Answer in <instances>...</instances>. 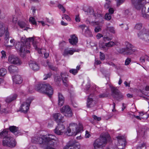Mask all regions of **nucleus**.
I'll return each mask as SVG.
<instances>
[{
	"label": "nucleus",
	"mask_w": 149,
	"mask_h": 149,
	"mask_svg": "<svg viewBox=\"0 0 149 149\" xmlns=\"http://www.w3.org/2000/svg\"><path fill=\"white\" fill-rule=\"evenodd\" d=\"M49 136L47 137L44 136L42 137L36 136L32 138V141L35 143L41 144L42 147L46 149L47 148L52 147L54 145V142L53 141H55L53 138L54 137L53 135Z\"/></svg>",
	"instance_id": "obj_1"
},
{
	"label": "nucleus",
	"mask_w": 149,
	"mask_h": 149,
	"mask_svg": "<svg viewBox=\"0 0 149 149\" xmlns=\"http://www.w3.org/2000/svg\"><path fill=\"white\" fill-rule=\"evenodd\" d=\"M35 89L39 92L46 94L49 97L53 93L52 87L48 84H38L36 86Z\"/></svg>",
	"instance_id": "obj_2"
},
{
	"label": "nucleus",
	"mask_w": 149,
	"mask_h": 149,
	"mask_svg": "<svg viewBox=\"0 0 149 149\" xmlns=\"http://www.w3.org/2000/svg\"><path fill=\"white\" fill-rule=\"evenodd\" d=\"M110 139L109 135L107 134L102 135L99 138L94 142L93 144L94 149H103L104 145L107 141H110Z\"/></svg>",
	"instance_id": "obj_3"
},
{
	"label": "nucleus",
	"mask_w": 149,
	"mask_h": 149,
	"mask_svg": "<svg viewBox=\"0 0 149 149\" xmlns=\"http://www.w3.org/2000/svg\"><path fill=\"white\" fill-rule=\"evenodd\" d=\"M83 126L81 124L79 123L78 128V125L76 123H72L70 124L65 133L68 136H76L78 133L83 131Z\"/></svg>",
	"instance_id": "obj_4"
},
{
	"label": "nucleus",
	"mask_w": 149,
	"mask_h": 149,
	"mask_svg": "<svg viewBox=\"0 0 149 149\" xmlns=\"http://www.w3.org/2000/svg\"><path fill=\"white\" fill-rule=\"evenodd\" d=\"M125 44L126 48L120 49L119 50L120 53L125 55H128L132 54L135 51V49H133V46L128 42H125Z\"/></svg>",
	"instance_id": "obj_5"
},
{
	"label": "nucleus",
	"mask_w": 149,
	"mask_h": 149,
	"mask_svg": "<svg viewBox=\"0 0 149 149\" xmlns=\"http://www.w3.org/2000/svg\"><path fill=\"white\" fill-rule=\"evenodd\" d=\"M2 145L5 147L13 148L15 146L16 143L13 138L11 136H7L3 140Z\"/></svg>",
	"instance_id": "obj_6"
},
{
	"label": "nucleus",
	"mask_w": 149,
	"mask_h": 149,
	"mask_svg": "<svg viewBox=\"0 0 149 149\" xmlns=\"http://www.w3.org/2000/svg\"><path fill=\"white\" fill-rule=\"evenodd\" d=\"M22 38V43H19L18 45L19 46L18 47L16 46V48L17 49V50H19V52L21 53V54H22L23 55H24V54H25L26 53H30V51L28 50H26V47L25 46V45H28V47H29V44L30 45L31 43V42H28L26 43V44L25 42L24 41V40H25L26 38H24L23 40H22V38Z\"/></svg>",
	"instance_id": "obj_7"
},
{
	"label": "nucleus",
	"mask_w": 149,
	"mask_h": 149,
	"mask_svg": "<svg viewBox=\"0 0 149 149\" xmlns=\"http://www.w3.org/2000/svg\"><path fill=\"white\" fill-rule=\"evenodd\" d=\"M111 89V95L113 98L118 101L123 100V95L119 90L115 87H112Z\"/></svg>",
	"instance_id": "obj_8"
},
{
	"label": "nucleus",
	"mask_w": 149,
	"mask_h": 149,
	"mask_svg": "<svg viewBox=\"0 0 149 149\" xmlns=\"http://www.w3.org/2000/svg\"><path fill=\"white\" fill-rule=\"evenodd\" d=\"M32 100L33 99L30 97L27 99L26 101L22 104L20 108V111L24 113H27Z\"/></svg>",
	"instance_id": "obj_9"
},
{
	"label": "nucleus",
	"mask_w": 149,
	"mask_h": 149,
	"mask_svg": "<svg viewBox=\"0 0 149 149\" xmlns=\"http://www.w3.org/2000/svg\"><path fill=\"white\" fill-rule=\"evenodd\" d=\"M138 37L141 39L149 42V31L143 29L138 34Z\"/></svg>",
	"instance_id": "obj_10"
},
{
	"label": "nucleus",
	"mask_w": 149,
	"mask_h": 149,
	"mask_svg": "<svg viewBox=\"0 0 149 149\" xmlns=\"http://www.w3.org/2000/svg\"><path fill=\"white\" fill-rule=\"evenodd\" d=\"M146 0H138L132 2L135 8L138 10L141 9V16H142V10L143 7H145V5L146 3Z\"/></svg>",
	"instance_id": "obj_11"
},
{
	"label": "nucleus",
	"mask_w": 149,
	"mask_h": 149,
	"mask_svg": "<svg viewBox=\"0 0 149 149\" xmlns=\"http://www.w3.org/2000/svg\"><path fill=\"white\" fill-rule=\"evenodd\" d=\"M61 112L65 116L68 118L71 117L72 116V110L68 105L63 106L60 110Z\"/></svg>",
	"instance_id": "obj_12"
},
{
	"label": "nucleus",
	"mask_w": 149,
	"mask_h": 149,
	"mask_svg": "<svg viewBox=\"0 0 149 149\" xmlns=\"http://www.w3.org/2000/svg\"><path fill=\"white\" fill-rule=\"evenodd\" d=\"M118 142L117 148L118 149H123L124 148L126 144V139L123 136H118L116 137Z\"/></svg>",
	"instance_id": "obj_13"
},
{
	"label": "nucleus",
	"mask_w": 149,
	"mask_h": 149,
	"mask_svg": "<svg viewBox=\"0 0 149 149\" xmlns=\"http://www.w3.org/2000/svg\"><path fill=\"white\" fill-rule=\"evenodd\" d=\"M65 127L62 123L58 124L55 129L54 130V132L58 135H62L64 131Z\"/></svg>",
	"instance_id": "obj_14"
},
{
	"label": "nucleus",
	"mask_w": 149,
	"mask_h": 149,
	"mask_svg": "<svg viewBox=\"0 0 149 149\" xmlns=\"http://www.w3.org/2000/svg\"><path fill=\"white\" fill-rule=\"evenodd\" d=\"M24 41L25 42L26 44V43L28 42H31L35 49L38 51V53L39 54L42 53L41 50L40 49L37 47V42L34 40V37L27 38L25 40H24Z\"/></svg>",
	"instance_id": "obj_15"
},
{
	"label": "nucleus",
	"mask_w": 149,
	"mask_h": 149,
	"mask_svg": "<svg viewBox=\"0 0 149 149\" xmlns=\"http://www.w3.org/2000/svg\"><path fill=\"white\" fill-rule=\"evenodd\" d=\"M8 61L10 63L14 64L20 65L21 63L19 58L13 55H10L9 56Z\"/></svg>",
	"instance_id": "obj_16"
},
{
	"label": "nucleus",
	"mask_w": 149,
	"mask_h": 149,
	"mask_svg": "<svg viewBox=\"0 0 149 149\" xmlns=\"http://www.w3.org/2000/svg\"><path fill=\"white\" fill-rule=\"evenodd\" d=\"M147 9L146 11V7H143L142 10V17L145 19H149V2H148Z\"/></svg>",
	"instance_id": "obj_17"
},
{
	"label": "nucleus",
	"mask_w": 149,
	"mask_h": 149,
	"mask_svg": "<svg viewBox=\"0 0 149 149\" xmlns=\"http://www.w3.org/2000/svg\"><path fill=\"white\" fill-rule=\"evenodd\" d=\"M62 80L63 81V85L67 87L68 84V75L67 73L66 72L61 73V74Z\"/></svg>",
	"instance_id": "obj_18"
},
{
	"label": "nucleus",
	"mask_w": 149,
	"mask_h": 149,
	"mask_svg": "<svg viewBox=\"0 0 149 149\" xmlns=\"http://www.w3.org/2000/svg\"><path fill=\"white\" fill-rule=\"evenodd\" d=\"M30 67L34 71H37L39 69V66L37 63L34 61H30L29 63Z\"/></svg>",
	"instance_id": "obj_19"
},
{
	"label": "nucleus",
	"mask_w": 149,
	"mask_h": 149,
	"mask_svg": "<svg viewBox=\"0 0 149 149\" xmlns=\"http://www.w3.org/2000/svg\"><path fill=\"white\" fill-rule=\"evenodd\" d=\"M80 146L78 143H69L65 146L64 149H80Z\"/></svg>",
	"instance_id": "obj_20"
},
{
	"label": "nucleus",
	"mask_w": 149,
	"mask_h": 149,
	"mask_svg": "<svg viewBox=\"0 0 149 149\" xmlns=\"http://www.w3.org/2000/svg\"><path fill=\"white\" fill-rule=\"evenodd\" d=\"M137 92L139 95H140V93H142L146 96H149V86H146L142 90H138Z\"/></svg>",
	"instance_id": "obj_21"
},
{
	"label": "nucleus",
	"mask_w": 149,
	"mask_h": 149,
	"mask_svg": "<svg viewBox=\"0 0 149 149\" xmlns=\"http://www.w3.org/2000/svg\"><path fill=\"white\" fill-rule=\"evenodd\" d=\"M79 50H76L75 49H65L63 55L64 56H66L68 54L70 55L73 54L74 52H79Z\"/></svg>",
	"instance_id": "obj_22"
},
{
	"label": "nucleus",
	"mask_w": 149,
	"mask_h": 149,
	"mask_svg": "<svg viewBox=\"0 0 149 149\" xmlns=\"http://www.w3.org/2000/svg\"><path fill=\"white\" fill-rule=\"evenodd\" d=\"M58 104L59 107L62 106L64 103V98L63 95L60 93H58Z\"/></svg>",
	"instance_id": "obj_23"
},
{
	"label": "nucleus",
	"mask_w": 149,
	"mask_h": 149,
	"mask_svg": "<svg viewBox=\"0 0 149 149\" xmlns=\"http://www.w3.org/2000/svg\"><path fill=\"white\" fill-rule=\"evenodd\" d=\"M70 38L69 39V42L72 45H75L78 42V38L74 35L71 36Z\"/></svg>",
	"instance_id": "obj_24"
},
{
	"label": "nucleus",
	"mask_w": 149,
	"mask_h": 149,
	"mask_svg": "<svg viewBox=\"0 0 149 149\" xmlns=\"http://www.w3.org/2000/svg\"><path fill=\"white\" fill-rule=\"evenodd\" d=\"M17 97V95L14 94L13 95L7 97L5 100V102L7 103H9L13 100H15Z\"/></svg>",
	"instance_id": "obj_25"
},
{
	"label": "nucleus",
	"mask_w": 149,
	"mask_h": 149,
	"mask_svg": "<svg viewBox=\"0 0 149 149\" xmlns=\"http://www.w3.org/2000/svg\"><path fill=\"white\" fill-rule=\"evenodd\" d=\"M9 129L10 131L16 135H18L19 134L18 128L14 126H10Z\"/></svg>",
	"instance_id": "obj_26"
},
{
	"label": "nucleus",
	"mask_w": 149,
	"mask_h": 149,
	"mask_svg": "<svg viewBox=\"0 0 149 149\" xmlns=\"http://www.w3.org/2000/svg\"><path fill=\"white\" fill-rule=\"evenodd\" d=\"M92 96L93 94H91L87 99V106L88 108L91 107L93 106V100L92 98L90 97V96Z\"/></svg>",
	"instance_id": "obj_27"
},
{
	"label": "nucleus",
	"mask_w": 149,
	"mask_h": 149,
	"mask_svg": "<svg viewBox=\"0 0 149 149\" xmlns=\"http://www.w3.org/2000/svg\"><path fill=\"white\" fill-rule=\"evenodd\" d=\"M13 80L16 84H20L22 82V78L19 75H16L14 78H13Z\"/></svg>",
	"instance_id": "obj_28"
},
{
	"label": "nucleus",
	"mask_w": 149,
	"mask_h": 149,
	"mask_svg": "<svg viewBox=\"0 0 149 149\" xmlns=\"http://www.w3.org/2000/svg\"><path fill=\"white\" fill-rule=\"evenodd\" d=\"M88 13V14L89 15H93L95 19H96L97 17H102V15L100 13H94V10L92 8L89 10V11Z\"/></svg>",
	"instance_id": "obj_29"
},
{
	"label": "nucleus",
	"mask_w": 149,
	"mask_h": 149,
	"mask_svg": "<svg viewBox=\"0 0 149 149\" xmlns=\"http://www.w3.org/2000/svg\"><path fill=\"white\" fill-rule=\"evenodd\" d=\"M146 132V127H142L139 130L138 134L141 136H143Z\"/></svg>",
	"instance_id": "obj_30"
},
{
	"label": "nucleus",
	"mask_w": 149,
	"mask_h": 149,
	"mask_svg": "<svg viewBox=\"0 0 149 149\" xmlns=\"http://www.w3.org/2000/svg\"><path fill=\"white\" fill-rule=\"evenodd\" d=\"M9 72L10 73H12L17 72V68L14 65H10L8 68Z\"/></svg>",
	"instance_id": "obj_31"
},
{
	"label": "nucleus",
	"mask_w": 149,
	"mask_h": 149,
	"mask_svg": "<svg viewBox=\"0 0 149 149\" xmlns=\"http://www.w3.org/2000/svg\"><path fill=\"white\" fill-rule=\"evenodd\" d=\"M14 39H10V43H9L8 41L7 42H5V45L6 46L8 47H13L14 45Z\"/></svg>",
	"instance_id": "obj_32"
},
{
	"label": "nucleus",
	"mask_w": 149,
	"mask_h": 149,
	"mask_svg": "<svg viewBox=\"0 0 149 149\" xmlns=\"http://www.w3.org/2000/svg\"><path fill=\"white\" fill-rule=\"evenodd\" d=\"M8 131L6 130H4L2 132L0 133V137L3 138V139L5 138L6 137L8 134Z\"/></svg>",
	"instance_id": "obj_33"
},
{
	"label": "nucleus",
	"mask_w": 149,
	"mask_h": 149,
	"mask_svg": "<svg viewBox=\"0 0 149 149\" xmlns=\"http://www.w3.org/2000/svg\"><path fill=\"white\" fill-rule=\"evenodd\" d=\"M85 35L86 37H91L92 36V33L89 30L88 28H86L85 29Z\"/></svg>",
	"instance_id": "obj_34"
},
{
	"label": "nucleus",
	"mask_w": 149,
	"mask_h": 149,
	"mask_svg": "<svg viewBox=\"0 0 149 149\" xmlns=\"http://www.w3.org/2000/svg\"><path fill=\"white\" fill-rule=\"evenodd\" d=\"M10 38V37H9V33L6 30L5 35V42H7L8 41H9V39Z\"/></svg>",
	"instance_id": "obj_35"
},
{
	"label": "nucleus",
	"mask_w": 149,
	"mask_h": 149,
	"mask_svg": "<svg viewBox=\"0 0 149 149\" xmlns=\"http://www.w3.org/2000/svg\"><path fill=\"white\" fill-rule=\"evenodd\" d=\"M58 124L59 123H62L64 122V121L63 119V117L62 116L61 114L59 113H58Z\"/></svg>",
	"instance_id": "obj_36"
},
{
	"label": "nucleus",
	"mask_w": 149,
	"mask_h": 149,
	"mask_svg": "<svg viewBox=\"0 0 149 149\" xmlns=\"http://www.w3.org/2000/svg\"><path fill=\"white\" fill-rule=\"evenodd\" d=\"M106 2L104 5V6L105 8L107 9L109 7L111 3V0H106Z\"/></svg>",
	"instance_id": "obj_37"
},
{
	"label": "nucleus",
	"mask_w": 149,
	"mask_h": 149,
	"mask_svg": "<svg viewBox=\"0 0 149 149\" xmlns=\"http://www.w3.org/2000/svg\"><path fill=\"white\" fill-rule=\"evenodd\" d=\"M115 43L114 42L112 41H110L108 43H105V47H111L113 46L114 45Z\"/></svg>",
	"instance_id": "obj_38"
},
{
	"label": "nucleus",
	"mask_w": 149,
	"mask_h": 149,
	"mask_svg": "<svg viewBox=\"0 0 149 149\" xmlns=\"http://www.w3.org/2000/svg\"><path fill=\"white\" fill-rule=\"evenodd\" d=\"M6 70L5 69L2 68L0 69V76H3L6 73Z\"/></svg>",
	"instance_id": "obj_39"
},
{
	"label": "nucleus",
	"mask_w": 149,
	"mask_h": 149,
	"mask_svg": "<svg viewBox=\"0 0 149 149\" xmlns=\"http://www.w3.org/2000/svg\"><path fill=\"white\" fill-rule=\"evenodd\" d=\"M18 24L21 28L25 27L26 26L25 23L23 21H19L18 22Z\"/></svg>",
	"instance_id": "obj_40"
},
{
	"label": "nucleus",
	"mask_w": 149,
	"mask_h": 149,
	"mask_svg": "<svg viewBox=\"0 0 149 149\" xmlns=\"http://www.w3.org/2000/svg\"><path fill=\"white\" fill-rule=\"evenodd\" d=\"M29 22L34 25H36V22L35 18L33 17H31L29 19Z\"/></svg>",
	"instance_id": "obj_41"
},
{
	"label": "nucleus",
	"mask_w": 149,
	"mask_h": 149,
	"mask_svg": "<svg viewBox=\"0 0 149 149\" xmlns=\"http://www.w3.org/2000/svg\"><path fill=\"white\" fill-rule=\"evenodd\" d=\"M107 29L111 33H115V31L114 29V28L113 27H107Z\"/></svg>",
	"instance_id": "obj_42"
},
{
	"label": "nucleus",
	"mask_w": 149,
	"mask_h": 149,
	"mask_svg": "<svg viewBox=\"0 0 149 149\" xmlns=\"http://www.w3.org/2000/svg\"><path fill=\"white\" fill-rule=\"evenodd\" d=\"M142 27V24L141 23H138L136 24L135 28L136 29L139 30Z\"/></svg>",
	"instance_id": "obj_43"
},
{
	"label": "nucleus",
	"mask_w": 149,
	"mask_h": 149,
	"mask_svg": "<svg viewBox=\"0 0 149 149\" xmlns=\"http://www.w3.org/2000/svg\"><path fill=\"white\" fill-rule=\"evenodd\" d=\"M105 18L107 20H109L111 18V14L107 13L105 15Z\"/></svg>",
	"instance_id": "obj_44"
},
{
	"label": "nucleus",
	"mask_w": 149,
	"mask_h": 149,
	"mask_svg": "<svg viewBox=\"0 0 149 149\" xmlns=\"http://www.w3.org/2000/svg\"><path fill=\"white\" fill-rule=\"evenodd\" d=\"M69 72L70 73L74 75H75L78 73V71H77V70L74 69H72L70 70L69 71Z\"/></svg>",
	"instance_id": "obj_45"
},
{
	"label": "nucleus",
	"mask_w": 149,
	"mask_h": 149,
	"mask_svg": "<svg viewBox=\"0 0 149 149\" xmlns=\"http://www.w3.org/2000/svg\"><path fill=\"white\" fill-rule=\"evenodd\" d=\"M54 81L55 82L58 83L61 81V79L59 76H56L54 77Z\"/></svg>",
	"instance_id": "obj_46"
},
{
	"label": "nucleus",
	"mask_w": 149,
	"mask_h": 149,
	"mask_svg": "<svg viewBox=\"0 0 149 149\" xmlns=\"http://www.w3.org/2000/svg\"><path fill=\"white\" fill-rule=\"evenodd\" d=\"M63 16L62 17V19H63L65 18L67 21H70V19L69 17L67 15L64 14L63 15Z\"/></svg>",
	"instance_id": "obj_47"
},
{
	"label": "nucleus",
	"mask_w": 149,
	"mask_h": 149,
	"mask_svg": "<svg viewBox=\"0 0 149 149\" xmlns=\"http://www.w3.org/2000/svg\"><path fill=\"white\" fill-rule=\"evenodd\" d=\"M52 75V73L50 72L49 73L47 74H45L44 75V80H46L48 78H50Z\"/></svg>",
	"instance_id": "obj_48"
},
{
	"label": "nucleus",
	"mask_w": 149,
	"mask_h": 149,
	"mask_svg": "<svg viewBox=\"0 0 149 149\" xmlns=\"http://www.w3.org/2000/svg\"><path fill=\"white\" fill-rule=\"evenodd\" d=\"M146 144L144 143H143L140 146H139L137 147L136 149H143L144 148H146Z\"/></svg>",
	"instance_id": "obj_49"
},
{
	"label": "nucleus",
	"mask_w": 149,
	"mask_h": 149,
	"mask_svg": "<svg viewBox=\"0 0 149 149\" xmlns=\"http://www.w3.org/2000/svg\"><path fill=\"white\" fill-rule=\"evenodd\" d=\"M58 113H57L54 114L53 115V117L54 118L55 120L58 123Z\"/></svg>",
	"instance_id": "obj_50"
},
{
	"label": "nucleus",
	"mask_w": 149,
	"mask_h": 149,
	"mask_svg": "<svg viewBox=\"0 0 149 149\" xmlns=\"http://www.w3.org/2000/svg\"><path fill=\"white\" fill-rule=\"evenodd\" d=\"M47 64L48 65V66L49 67L51 70H56V67L54 66L53 65H50L47 63Z\"/></svg>",
	"instance_id": "obj_51"
},
{
	"label": "nucleus",
	"mask_w": 149,
	"mask_h": 149,
	"mask_svg": "<svg viewBox=\"0 0 149 149\" xmlns=\"http://www.w3.org/2000/svg\"><path fill=\"white\" fill-rule=\"evenodd\" d=\"M108 95L106 93H102L100 94L99 95V97L100 98H104L107 97Z\"/></svg>",
	"instance_id": "obj_52"
},
{
	"label": "nucleus",
	"mask_w": 149,
	"mask_h": 149,
	"mask_svg": "<svg viewBox=\"0 0 149 149\" xmlns=\"http://www.w3.org/2000/svg\"><path fill=\"white\" fill-rule=\"evenodd\" d=\"M131 61V59L130 58H127L125 60V65H128Z\"/></svg>",
	"instance_id": "obj_53"
},
{
	"label": "nucleus",
	"mask_w": 149,
	"mask_h": 149,
	"mask_svg": "<svg viewBox=\"0 0 149 149\" xmlns=\"http://www.w3.org/2000/svg\"><path fill=\"white\" fill-rule=\"evenodd\" d=\"M100 58L101 60H104L105 58V56L104 54L102 53L101 52H100Z\"/></svg>",
	"instance_id": "obj_54"
},
{
	"label": "nucleus",
	"mask_w": 149,
	"mask_h": 149,
	"mask_svg": "<svg viewBox=\"0 0 149 149\" xmlns=\"http://www.w3.org/2000/svg\"><path fill=\"white\" fill-rule=\"evenodd\" d=\"M128 114L129 116V117L132 119H133L135 117V115L134 114V112H131L128 113Z\"/></svg>",
	"instance_id": "obj_55"
},
{
	"label": "nucleus",
	"mask_w": 149,
	"mask_h": 149,
	"mask_svg": "<svg viewBox=\"0 0 149 149\" xmlns=\"http://www.w3.org/2000/svg\"><path fill=\"white\" fill-rule=\"evenodd\" d=\"M117 1V4L118 6H119L121 4H122L125 0H116Z\"/></svg>",
	"instance_id": "obj_56"
},
{
	"label": "nucleus",
	"mask_w": 149,
	"mask_h": 149,
	"mask_svg": "<svg viewBox=\"0 0 149 149\" xmlns=\"http://www.w3.org/2000/svg\"><path fill=\"white\" fill-rule=\"evenodd\" d=\"M101 30V28L100 26H97L95 29V31L96 32H98Z\"/></svg>",
	"instance_id": "obj_57"
},
{
	"label": "nucleus",
	"mask_w": 149,
	"mask_h": 149,
	"mask_svg": "<svg viewBox=\"0 0 149 149\" xmlns=\"http://www.w3.org/2000/svg\"><path fill=\"white\" fill-rule=\"evenodd\" d=\"M93 118L94 119L97 120V121H99L101 120V118L100 117H97V116L95 115H93Z\"/></svg>",
	"instance_id": "obj_58"
},
{
	"label": "nucleus",
	"mask_w": 149,
	"mask_h": 149,
	"mask_svg": "<svg viewBox=\"0 0 149 149\" xmlns=\"http://www.w3.org/2000/svg\"><path fill=\"white\" fill-rule=\"evenodd\" d=\"M86 28H88V27L85 25H80L79 26V28L81 29L83 31L84 29H86Z\"/></svg>",
	"instance_id": "obj_59"
},
{
	"label": "nucleus",
	"mask_w": 149,
	"mask_h": 149,
	"mask_svg": "<svg viewBox=\"0 0 149 149\" xmlns=\"http://www.w3.org/2000/svg\"><path fill=\"white\" fill-rule=\"evenodd\" d=\"M99 46L100 48H101L102 49H104L105 48V45H103V43L101 42L100 43H99Z\"/></svg>",
	"instance_id": "obj_60"
},
{
	"label": "nucleus",
	"mask_w": 149,
	"mask_h": 149,
	"mask_svg": "<svg viewBox=\"0 0 149 149\" xmlns=\"http://www.w3.org/2000/svg\"><path fill=\"white\" fill-rule=\"evenodd\" d=\"M1 54H2V56H1V58H5L6 56V52L4 51H2L1 52Z\"/></svg>",
	"instance_id": "obj_61"
},
{
	"label": "nucleus",
	"mask_w": 149,
	"mask_h": 149,
	"mask_svg": "<svg viewBox=\"0 0 149 149\" xmlns=\"http://www.w3.org/2000/svg\"><path fill=\"white\" fill-rule=\"evenodd\" d=\"M103 39L104 41V42H106L107 41H109L111 40V39L109 38V37H107V36H104L103 38Z\"/></svg>",
	"instance_id": "obj_62"
},
{
	"label": "nucleus",
	"mask_w": 149,
	"mask_h": 149,
	"mask_svg": "<svg viewBox=\"0 0 149 149\" xmlns=\"http://www.w3.org/2000/svg\"><path fill=\"white\" fill-rule=\"evenodd\" d=\"M109 13H110V14H113L114 12V10L112 8H110L109 10Z\"/></svg>",
	"instance_id": "obj_63"
},
{
	"label": "nucleus",
	"mask_w": 149,
	"mask_h": 149,
	"mask_svg": "<svg viewBox=\"0 0 149 149\" xmlns=\"http://www.w3.org/2000/svg\"><path fill=\"white\" fill-rule=\"evenodd\" d=\"M75 20L77 22H79L80 21V18L78 15H76V16Z\"/></svg>",
	"instance_id": "obj_64"
}]
</instances>
